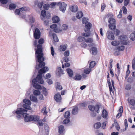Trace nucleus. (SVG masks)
<instances>
[{
  "instance_id": "44",
  "label": "nucleus",
  "mask_w": 135,
  "mask_h": 135,
  "mask_svg": "<svg viewBox=\"0 0 135 135\" xmlns=\"http://www.w3.org/2000/svg\"><path fill=\"white\" fill-rule=\"evenodd\" d=\"M95 61H91L90 63L89 68H91L94 67L95 65Z\"/></svg>"
},
{
  "instance_id": "64",
  "label": "nucleus",
  "mask_w": 135,
  "mask_h": 135,
  "mask_svg": "<svg viewBox=\"0 0 135 135\" xmlns=\"http://www.w3.org/2000/svg\"><path fill=\"white\" fill-rule=\"evenodd\" d=\"M51 54L52 56H54V48L52 46H51Z\"/></svg>"
},
{
  "instance_id": "48",
  "label": "nucleus",
  "mask_w": 135,
  "mask_h": 135,
  "mask_svg": "<svg viewBox=\"0 0 135 135\" xmlns=\"http://www.w3.org/2000/svg\"><path fill=\"white\" fill-rule=\"evenodd\" d=\"M85 38L83 37H79L78 38L77 40L80 42H81L82 41H85Z\"/></svg>"
},
{
  "instance_id": "51",
  "label": "nucleus",
  "mask_w": 135,
  "mask_h": 135,
  "mask_svg": "<svg viewBox=\"0 0 135 135\" xmlns=\"http://www.w3.org/2000/svg\"><path fill=\"white\" fill-rule=\"evenodd\" d=\"M46 107H44L41 110V112L43 113L44 115H46L47 112L46 111Z\"/></svg>"
},
{
  "instance_id": "42",
  "label": "nucleus",
  "mask_w": 135,
  "mask_h": 135,
  "mask_svg": "<svg viewBox=\"0 0 135 135\" xmlns=\"http://www.w3.org/2000/svg\"><path fill=\"white\" fill-rule=\"evenodd\" d=\"M119 39L121 40V41H123L127 40V36L124 35H122L120 36Z\"/></svg>"
},
{
  "instance_id": "17",
  "label": "nucleus",
  "mask_w": 135,
  "mask_h": 135,
  "mask_svg": "<svg viewBox=\"0 0 135 135\" xmlns=\"http://www.w3.org/2000/svg\"><path fill=\"white\" fill-rule=\"evenodd\" d=\"M67 47V45L65 44L64 45H61L59 48V50L60 51H65Z\"/></svg>"
},
{
  "instance_id": "27",
  "label": "nucleus",
  "mask_w": 135,
  "mask_h": 135,
  "mask_svg": "<svg viewBox=\"0 0 135 135\" xmlns=\"http://www.w3.org/2000/svg\"><path fill=\"white\" fill-rule=\"evenodd\" d=\"M66 71L69 75L70 77H71L73 75V71L70 69H66Z\"/></svg>"
},
{
  "instance_id": "61",
  "label": "nucleus",
  "mask_w": 135,
  "mask_h": 135,
  "mask_svg": "<svg viewBox=\"0 0 135 135\" xmlns=\"http://www.w3.org/2000/svg\"><path fill=\"white\" fill-rule=\"evenodd\" d=\"M88 19H86L85 18H83L82 23H85V24L88 22Z\"/></svg>"
},
{
  "instance_id": "43",
  "label": "nucleus",
  "mask_w": 135,
  "mask_h": 135,
  "mask_svg": "<svg viewBox=\"0 0 135 135\" xmlns=\"http://www.w3.org/2000/svg\"><path fill=\"white\" fill-rule=\"evenodd\" d=\"M70 115V113L69 112H66L64 114V116L65 118H69V117Z\"/></svg>"
},
{
  "instance_id": "39",
  "label": "nucleus",
  "mask_w": 135,
  "mask_h": 135,
  "mask_svg": "<svg viewBox=\"0 0 135 135\" xmlns=\"http://www.w3.org/2000/svg\"><path fill=\"white\" fill-rule=\"evenodd\" d=\"M70 121L69 118H66L63 120V123L64 124L66 125Z\"/></svg>"
},
{
  "instance_id": "37",
  "label": "nucleus",
  "mask_w": 135,
  "mask_h": 135,
  "mask_svg": "<svg viewBox=\"0 0 135 135\" xmlns=\"http://www.w3.org/2000/svg\"><path fill=\"white\" fill-rule=\"evenodd\" d=\"M56 90H57V89L59 90H61L62 89V86L60 85V83L57 82L56 83Z\"/></svg>"
},
{
  "instance_id": "35",
  "label": "nucleus",
  "mask_w": 135,
  "mask_h": 135,
  "mask_svg": "<svg viewBox=\"0 0 135 135\" xmlns=\"http://www.w3.org/2000/svg\"><path fill=\"white\" fill-rule=\"evenodd\" d=\"M82 78L81 76L79 74L76 75L74 77V79L76 80H79L81 79Z\"/></svg>"
},
{
  "instance_id": "54",
  "label": "nucleus",
  "mask_w": 135,
  "mask_h": 135,
  "mask_svg": "<svg viewBox=\"0 0 135 135\" xmlns=\"http://www.w3.org/2000/svg\"><path fill=\"white\" fill-rule=\"evenodd\" d=\"M29 20L31 23H33L35 21V19L34 17L32 16H30V17Z\"/></svg>"
},
{
  "instance_id": "58",
  "label": "nucleus",
  "mask_w": 135,
  "mask_h": 135,
  "mask_svg": "<svg viewBox=\"0 0 135 135\" xmlns=\"http://www.w3.org/2000/svg\"><path fill=\"white\" fill-rule=\"evenodd\" d=\"M68 28V26L65 24L63 25L62 27V29L63 30H66Z\"/></svg>"
},
{
  "instance_id": "21",
  "label": "nucleus",
  "mask_w": 135,
  "mask_h": 135,
  "mask_svg": "<svg viewBox=\"0 0 135 135\" xmlns=\"http://www.w3.org/2000/svg\"><path fill=\"white\" fill-rule=\"evenodd\" d=\"M102 115L103 118H107L108 115V113L107 111L105 109L103 110Z\"/></svg>"
},
{
  "instance_id": "63",
  "label": "nucleus",
  "mask_w": 135,
  "mask_h": 135,
  "mask_svg": "<svg viewBox=\"0 0 135 135\" xmlns=\"http://www.w3.org/2000/svg\"><path fill=\"white\" fill-rule=\"evenodd\" d=\"M81 46L83 48H85L87 46V44L85 42H82L81 44Z\"/></svg>"
},
{
  "instance_id": "49",
  "label": "nucleus",
  "mask_w": 135,
  "mask_h": 135,
  "mask_svg": "<svg viewBox=\"0 0 135 135\" xmlns=\"http://www.w3.org/2000/svg\"><path fill=\"white\" fill-rule=\"evenodd\" d=\"M33 93L35 95H38L40 94V92L38 90H36L34 91Z\"/></svg>"
},
{
  "instance_id": "52",
  "label": "nucleus",
  "mask_w": 135,
  "mask_h": 135,
  "mask_svg": "<svg viewBox=\"0 0 135 135\" xmlns=\"http://www.w3.org/2000/svg\"><path fill=\"white\" fill-rule=\"evenodd\" d=\"M131 88V85L130 84H127L126 86L125 89L127 90H129Z\"/></svg>"
},
{
  "instance_id": "14",
  "label": "nucleus",
  "mask_w": 135,
  "mask_h": 135,
  "mask_svg": "<svg viewBox=\"0 0 135 135\" xmlns=\"http://www.w3.org/2000/svg\"><path fill=\"white\" fill-rule=\"evenodd\" d=\"M54 98L57 102H60L61 101L62 99L61 95L59 94H56L54 96Z\"/></svg>"
},
{
  "instance_id": "33",
  "label": "nucleus",
  "mask_w": 135,
  "mask_h": 135,
  "mask_svg": "<svg viewBox=\"0 0 135 135\" xmlns=\"http://www.w3.org/2000/svg\"><path fill=\"white\" fill-rule=\"evenodd\" d=\"M130 38L131 39L132 41L135 40V31L133 32L130 35Z\"/></svg>"
},
{
  "instance_id": "16",
  "label": "nucleus",
  "mask_w": 135,
  "mask_h": 135,
  "mask_svg": "<svg viewBox=\"0 0 135 135\" xmlns=\"http://www.w3.org/2000/svg\"><path fill=\"white\" fill-rule=\"evenodd\" d=\"M78 109L77 107L76 106H73V107L72 111V113L74 115L77 114L78 112Z\"/></svg>"
},
{
  "instance_id": "53",
  "label": "nucleus",
  "mask_w": 135,
  "mask_h": 135,
  "mask_svg": "<svg viewBox=\"0 0 135 135\" xmlns=\"http://www.w3.org/2000/svg\"><path fill=\"white\" fill-rule=\"evenodd\" d=\"M43 7L45 9L47 10L49 7V4H45L44 5Z\"/></svg>"
},
{
  "instance_id": "46",
  "label": "nucleus",
  "mask_w": 135,
  "mask_h": 135,
  "mask_svg": "<svg viewBox=\"0 0 135 135\" xmlns=\"http://www.w3.org/2000/svg\"><path fill=\"white\" fill-rule=\"evenodd\" d=\"M119 44V42L117 41H112L111 42L112 45L114 46H117Z\"/></svg>"
},
{
  "instance_id": "8",
  "label": "nucleus",
  "mask_w": 135,
  "mask_h": 135,
  "mask_svg": "<svg viewBox=\"0 0 135 135\" xmlns=\"http://www.w3.org/2000/svg\"><path fill=\"white\" fill-rule=\"evenodd\" d=\"M107 38L110 40H114V36L113 32L111 31H108L106 33Z\"/></svg>"
},
{
  "instance_id": "40",
  "label": "nucleus",
  "mask_w": 135,
  "mask_h": 135,
  "mask_svg": "<svg viewBox=\"0 0 135 135\" xmlns=\"http://www.w3.org/2000/svg\"><path fill=\"white\" fill-rule=\"evenodd\" d=\"M30 105H29L27 104H24L22 106L23 108H24L25 109L28 110H31L32 108L30 106Z\"/></svg>"
},
{
  "instance_id": "55",
  "label": "nucleus",
  "mask_w": 135,
  "mask_h": 135,
  "mask_svg": "<svg viewBox=\"0 0 135 135\" xmlns=\"http://www.w3.org/2000/svg\"><path fill=\"white\" fill-rule=\"evenodd\" d=\"M120 42L122 44L124 45H127L128 44V42L127 40L121 41Z\"/></svg>"
},
{
  "instance_id": "10",
  "label": "nucleus",
  "mask_w": 135,
  "mask_h": 135,
  "mask_svg": "<svg viewBox=\"0 0 135 135\" xmlns=\"http://www.w3.org/2000/svg\"><path fill=\"white\" fill-rule=\"evenodd\" d=\"M36 80L34 79L32 80V84L33 85V86L36 89H40L41 87L40 85L36 82Z\"/></svg>"
},
{
  "instance_id": "29",
  "label": "nucleus",
  "mask_w": 135,
  "mask_h": 135,
  "mask_svg": "<svg viewBox=\"0 0 135 135\" xmlns=\"http://www.w3.org/2000/svg\"><path fill=\"white\" fill-rule=\"evenodd\" d=\"M108 22L110 25L115 24V20L112 18H110L108 20Z\"/></svg>"
},
{
  "instance_id": "23",
  "label": "nucleus",
  "mask_w": 135,
  "mask_h": 135,
  "mask_svg": "<svg viewBox=\"0 0 135 135\" xmlns=\"http://www.w3.org/2000/svg\"><path fill=\"white\" fill-rule=\"evenodd\" d=\"M52 20L54 23H56L59 22L60 20L59 18L57 16H55L52 17Z\"/></svg>"
},
{
  "instance_id": "9",
  "label": "nucleus",
  "mask_w": 135,
  "mask_h": 135,
  "mask_svg": "<svg viewBox=\"0 0 135 135\" xmlns=\"http://www.w3.org/2000/svg\"><path fill=\"white\" fill-rule=\"evenodd\" d=\"M91 68H85L84 70V73L82 75L83 77L84 78H85L87 76L86 74H89L90 72L91 71Z\"/></svg>"
},
{
  "instance_id": "59",
  "label": "nucleus",
  "mask_w": 135,
  "mask_h": 135,
  "mask_svg": "<svg viewBox=\"0 0 135 135\" xmlns=\"http://www.w3.org/2000/svg\"><path fill=\"white\" fill-rule=\"evenodd\" d=\"M38 124L40 126H43V121L40 120L38 122Z\"/></svg>"
},
{
  "instance_id": "57",
  "label": "nucleus",
  "mask_w": 135,
  "mask_h": 135,
  "mask_svg": "<svg viewBox=\"0 0 135 135\" xmlns=\"http://www.w3.org/2000/svg\"><path fill=\"white\" fill-rule=\"evenodd\" d=\"M87 33H84L82 34V35L85 37H88L90 36V32H87Z\"/></svg>"
},
{
  "instance_id": "4",
  "label": "nucleus",
  "mask_w": 135,
  "mask_h": 135,
  "mask_svg": "<svg viewBox=\"0 0 135 135\" xmlns=\"http://www.w3.org/2000/svg\"><path fill=\"white\" fill-rule=\"evenodd\" d=\"M30 8L28 7H23L21 8H20L19 9H16L15 11V13L16 14L19 15L20 13V12H22V11L28 10Z\"/></svg>"
},
{
  "instance_id": "30",
  "label": "nucleus",
  "mask_w": 135,
  "mask_h": 135,
  "mask_svg": "<svg viewBox=\"0 0 135 135\" xmlns=\"http://www.w3.org/2000/svg\"><path fill=\"white\" fill-rule=\"evenodd\" d=\"M76 17L78 19L81 18L83 16V13L81 11L78 12L76 14Z\"/></svg>"
},
{
  "instance_id": "38",
  "label": "nucleus",
  "mask_w": 135,
  "mask_h": 135,
  "mask_svg": "<svg viewBox=\"0 0 135 135\" xmlns=\"http://www.w3.org/2000/svg\"><path fill=\"white\" fill-rule=\"evenodd\" d=\"M101 126V124L100 122H97L94 124V127L97 129H98Z\"/></svg>"
},
{
  "instance_id": "34",
  "label": "nucleus",
  "mask_w": 135,
  "mask_h": 135,
  "mask_svg": "<svg viewBox=\"0 0 135 135\" xmlns=\"http://www.w3.org/2000/svg\"><path fill=\"white\" fill-rule=\"evenodd\" d=\"M128 102L132 106H134L135 104V100L133 99H128Z\"/></svg>"
},
{
  "instance_id": "47",
  "label": "nucleus",
  "mask_w": 135,
  "mask_h": 135,
  "mask_svg": "<svg viewBox=\"0 0 135 135\" xmlns=\"http://www.w3.org/2000/svg\"><path fill=\"white\" fill-rule=\"evenodd\" d=\"M93 41V39L91 38H88L85 40V41L87 43H92Z\"/></svg>"
},
{
  "instance_id": "36",
  "label": "nucleus",
  "mask_w": 135,
  "mask_h": 135,
  "mask_svg": "<svg viewBox=\"0 0 135 135\" xmlns=\"http://www.w3.org/2000/svg\"><path fill=\"white\" fill-rule=\"evenodd\" d=\"M23 102L26 104H27L29 105H31V102L28 99H25L23 100Z\"/></svg>"
},
{
  "instance_id": "25",
  "label": "nucleus",
  "mask_w": 135,
  "mask_h": 135,
  "mask_svg": "<svg viewBox=\"0 0 135 135\" xmlns=\"http://www.w3.org/2000/svg\"><path fill=\"white\" fill-rule=\"evenodd\" d=\"M90 52L93 55H95L97 53V50L96 48L95 47H92L90 50Z\"/></svg>"
},
{
  "instance_id": "41",
  "label": "nucleus",
  "mask_w": 135,
  "mask_h": 135,
  "mask_svg": "<svg viewBox=\"0 0 135 135\" xmlns=\"http://www.w3.org/2000/svg\"><path fill=\"white\" fill-rule=\"evenodd\" d=\"M107 83L108 84L109 87L110 91H112L113 89L111 84V82L109 79H107Z\"/></svg>"
},
{
  "instance_id": "15",
  "label": "nucleus",
  "mask_w": 135,
  "mask_h": 135,
  "mask_svg": "<svg viewBox=\"0 0 135 135\" xmlns=\"http://www.w3.org/2000/svg\"><path fill=\"white\" fill-rule=\"evenodd\" d=\"M91 26V24L89 22H87L85 24V27L86 29L85 30L86 32H90V29Z\"/></svg>"
},
{
  "instance_id": "11",
  "label": "nucleus",
  "mask_w": 135,
  "mask_h": 135,
  "mask_svg": "<svg viewBox=\"0 0 135 135\" xmlns=\"http://www.w3.org/2000/svg\"><path fill=\"white\" fill-rule=\"evenodd\" d=\"M50 28L53 29L54 31L58 33L61 31L59 26L58 27L56 24H54L50 26Z\"/></svg>"
},
{
  "instance_id": "7",
  "label": "nucleus",
  "mask_w": 135,
  "mask_h": 135,
  "mask_svg": "<svg viewBox=\"0 0 135 135\" xmlns=\"http://www.w3.org/2000/svg\"><path fill=\"white\" fill-rule=\"evenodd\" d=\"M66 6L67 4L65 2L61 3L59 7L60 10L63 12H64L66 9Z\"/></svg>"
},
{
  "instance_id": "22",
  "label": "nucleus",
  "mask_w": 135,
  "mask_h": 135,
  "mask_svg": "<svg viewBox=\"0 0 135 135\" xmlns=\"http://www.w3.org/2000/svg\"><path fill=\"white\" fill-rule=\"evenodd\" d=\"M43 4V2H38L37 1H36L35 2V5H37L38 7L40 8L41 9V8Z\"/></svg>"
},
{
  "instance_id": "56",
  "label": "nucleus",
  "mask_w": 135,
  "mask_h": 135,
  "mask_svg": "<svg viewBox=\"0 0 135 135\" xmlns=\"http://www.w3.org/2000/svg\"><path fill=\"white\" fill-rule=\"evenodd\" d=\"M122 9L123 10V13L125 14H126L127 13V11L126 8L124 6H123L122 7Z\"/></svg>"
},
{
  "instance_id": "20",
  "label": "nucleus",
  "mask_w": 135,
  "mask_h": 135,
  "mask_svg": "<svg viewBox=\"0 0 135 135\" xmlns=\"http://www.w3.org/2000/svg\"><path fill=\"white\" fill-rule=\"evenodd\" d=\"M41 16L43 17H44L46 16V17L47 18L49 17H50V15L49 13H48L46 14V11L44 10H42L41 12Z\"/></svg>"
},
{
  "instance_id": "1",
  "label": "nucleus",
  "mask_w": 135,
  "mask_h": 135,
  "mask_svg": "<svg viewBox=\"0 0 135 135\" xmlns=\"http://www.w3.org/2000/svg\"><path fill=\"white\" fill-rule=\"evenodd\" d=\"M44 42V40L43 38H41L39 40L38 43L39 44L37 46V49L36 51L35 52L36 57L37 58L38 62H39L38 67L40 68L43 67L45 65V63L43 62L44 59L43 57V54L42 49L41 45Z\"/></svg>"
},
{
  "instance_id": "45",
  "label": "nucleus",
  "mask_w": 135,
  "mask_h": 135,
  "mask_svg": "<svg viewBox=\"0 0 135 135\" xmlns=\"http://www.w3.org/2000/svg\"><path fill=\"white\" fill-rule=\"evenodd\" d=\"M109 27L110 29L112 30H113L115 28L116 26L115 24L109 25Z\"/></svg>"
},
{
  "instance_id": "60",
  "label": "nucleus",
  "mask_w": 135,
  "mask_h": 135,
  "mask_svg": "<svg viewBox=\"0 0 135 135\" xmlns=\"http://www.w3.org/2000/svg\"><path fill=\"white\" fill-rule=\"evenodd\" d=\"M64 55L65 56L67 57L69 55V51L68 50L66 51L64 53Z\"/></svg>"
},
{
  "instance_id": "28",
  "label": "nucleus",
  "mask_w": 135,
  "mask_h": 135,
  "mask_svg": "<svg viewBox=\"0 0 135 135\" xmlns=\"http://www.w3.org/2000/svg\"><path fill=\"white\" fill-rule=\"evenodd\" d=\"M30 99L31 101L34 102H36L37 100V98L33 95H30Z\"/></svg>"
},
{
  "instance_id": "2",
  "label": "nucleus",
  "mask_w": 135,
  "mask_h": 135,
  "mask_svg": "<svg viewBox=\"0 0 135 135\" xmlns=\"http://www.w3.org/2000/svg\"><path fill=\"white\" fill-rule=\"evenodd\" d=\"M88 108L91 111L95 110L96 112L98 113L103 108V107L100 105H96L94 106L93 105H89L88 106Z\"/></svg>"
},
{
  "instance_id": "19",
  "label": "nucleus",
  "mask_w": 135,
  "mask_h": 135,
  "mask_svg": "<svg viewBox=\"0 0 135 135\" xmlns=\"http://www.w3.org/2000/svg\"><path fill=\"white\" fill-rule=\"evenodd\" d=\"M49 69L47 67H45L44 68L41 69L38 71V73L42 74L45 73L46 71H48Z\"/></svg>"
},
{
  "instance_id": "24",
  "label": "nucleus",
  "mask_w": 135,
  "mask_h": 135,
  "mask_svg": "<svg viewBox=\"0 0 135 135\" xmlns=\"http://www.w3.org/2000/svg\"><path fill=\"white\" fill-rule=\"evenodd\" d=\"M57 71V74L59 76L63 74V71L60 67L58 68Z\"/></svg>"
},
{
  "instance_id": "32",
  "label": "nucleus",
  "mask_w": 135,
  "mask_h": 135,
  "mask_svg": "<svg viewBox=\"0 0 135 135\" xmlns=\"http://www.w3.org/2000/svg\"><path fill=\"white\" fill-rule=\"evenodd\" d=\"M16 5L15 4L11 3L9 6V9L11 10L15 9L16 7Z\"/></svg>"
},
{
  "instance_id": "5",
  "label": "nucleus",
  "mask_w": 135,
  "mask_h": 135,
  "mask_svg": "<svg viewBox=\"0 0 135 135\" xmlns=\"http://www.w3.org/2000/svg\"><path fill=\"white\" fill-rule=\"evenodd\" d=\"M24 120L25 122H28L32 121V115H30L27 113L25 114L23 117Z\"/></svg>"
},
{
  "instance_id": "18",
  "label": "nucleus",
  "mask_w": 135,
  "mask_h": 135,
  "mask_svg": "<svg viewBox=\"0 0 135 135\" xmlns=\"http://www.w3.org/2000/svg\"><path fill=\"white\" fill-rule=\"evenodd\" d=\"M71 11L73 12H76L78 10V6L76 5H74L70 7Z\"/></svg>"
},
{
  "instance_id": "13",
  "label": "nucleus",
  "mask_w": 135,
  "mask_h": 135,
  "mask_svg": "<svg viewBox=\"0 0 135 135\" xmlns=\"http://www.w3.org/2000/svg\"><path fill=\"white\" fill-rule=\"evenodd\" d=\"M42 75L41 74H40L37 75V76L36 79V82H37L41 84H42L44 83V81L42 79Z\"/></svg>"
},
{
  "instance_id": "3",
  "label": "nucleus",
  "mask_w": 135,
  "mask_h": 135,
  "mask_svg": "<svg viewBox=\"0 0 135 135\" xmlns=\"http://www.w3.org/2000/svg\"><path fill=\"white\" fill-rule=\"evenodd\" d=\"M27 110L22 108H18L16 111L15 112L14 111L13 112V113L14 114L15 113L17 114L22 115L23 116L24 114L26 113L27 112Z\"/></svg>"
},
{
  "instance_id": "62",
  "label": "nucleus",
  "mask_w": 135,
  "mask_h": 135,
  "mask_svg": "<svg viewBox=\"0 0 135 135\" xmlns=\"http://www.w3.org/2000/svg\"><path fill=\"white\" fill-rule=\"evenodd\" d=\"M106 7V5L105 4L103 3L101 6V11L102 12L104 10L105 7Z\"/></svg>"
},
{
  "instance_id": "26",
  "label": "nucleus",
  "mask_w": 135,
  "mask_h": 135,
  "mask_svg": "<svg viewBox=\"0 0 135 135\" xmlns=\"http://www.w3.org/2000/svg\"><path fill=\"white\" fill-rule=\"evenodd\" d=\"M32 121H37L39 119V117L35 115H32Z\"/></svg>"
},
{
  "instance_id": "6",
  "label": "nucleus",
  "mask_w": 135,
  "mask_h": 135,
  "mask_svg": "<svg viewBox=\"0 0 135 135\" xmlns=\"http://www.w3.org/2000/svg\"><path fill=\"white\" fill-rule=\"evenodd\" d=\"M41 33L40 30L37 28H36L34 33V36L35 39H38L40 36Z\"/></svg>"
},
{
  "instance_id": "12",
  "label": "nucleus",
  "mask_w": 135,
  "mask_h": 135,
  "mask_svg": "<svg viewBox=\"0 0 135 135\" xmlns=\"http://www.w3.org/2000/svg\"><path fill=\"white\" fill-rule=\"evenodd\" d=\"M49 36L50 37H52L54 41L55 42H57L59 41V39L56 36V35L55 33H53L51 30L49 32Z\"/></svg>"
},
{
  "instance_id": "50",
  "label": "nucleus",
  "mask_w": 135,
  "mask_h": 135,
  "mask_svg": "<svg viewBox=\"0 0 135 135\" xmlns=\"http://www.w3.org/2000/svg\"><path fill=\"white\" fill-rule=\"evenodd\" d=\"M125 47L123 46H121L118 47L117 48V49L119 51H122L124 50Z\"/></svg>"
},
{
  "instance_id": "31",
  "label": "nucleus",
  "mask_w": 135,
  "mask_h": 135,
  "mask_svg": "<svg viewBox=\"0 0 135 135\" xmlns=\"http://www.w3.org/2000/svg\"><path fill=\"white\" fill-rule=\"evenodd\" d=\"M64 130V127L63 126H60L59 127V132L60 134L62 133Z\"/></svg>"
}]
</instances>
